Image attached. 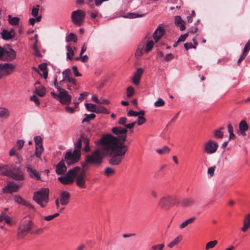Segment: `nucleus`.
Instances as JSON below:
<instances>
[{
    "mask_svg": "<svg viewBox=\"0 0 250 250\" xmlns=\"http://www.w3.org/2000/svg\"><path fill=\"white\" fill-rule=\"evenodd\" d=\"M145 46V41L142 42L139 44V45L138 46V48L136 51L135 54V56L137 58H139L140 57H141L143 55L144 52H144Z\"/></svg>",
    "mask_w": 250,
    "mask_h": 250,
    "instance_id": "b1692460",
    "label": "nucleus"
},
{
    "mask_svg": "<svg viewBox=\"0 0 250 250\" xmlns=\"http://www.w3.org/2000/svg\"><path fill=\"white\" fill-rule=\"evenodd\" d=\"M66 40L67 42L73 41L76 42L77 41V38L74 34L71 33L67 36Z\"/></svg>",
    "mask_w": 250,
    "mask_h": 250,
    "instance_id": "79ce46f5",
    "label": "nucleus"
},
{
    "mask_svg": "<svg viewBox=\"0 0 250 250\" xmlns=\"http://www.w3.org/2000/svg\"><path fill=\"white\" fill-rule=\"evenodd\" d=\"M85 106L88 111L95 112V110L96 107V105L92 104H85Z\"/></svg>",
    "mask_w": 250,
    "mask_h": 250,
    "instance_id": "49530a36",
    "label": "nucleus"
},
{
    "mask_svg": "<svg viewBox=\"0 0 250 250\" xmlns=\"http://www.w3.org/2000/svg\"><path fill=\"white\" fill-rule=\"evenodd\" d=\"M85 13L82 10H77L72 13L71 19L73 22L77 25L80 26L84 21Z\"/></svg>",
    "mask_w": 250,
    "mask_h": 250,
    "instance_id": "6e6552de",
    "label": "nucleus"
},
{
    "mask_svg": "<svg viewBox=\"0 0 250 250\" xmlns=\"http://www.w3.org/2000/svg\"><path fill=\"white\" fill-rule=\"evenodd\" d=\"M146 122V119L142 116H138V118L135 122L139 125H141Z\"/></svg>",
    "mask_w": 250,
    "mask_h": 250,
    "instance_id": "864d4df0",
    "label": "nucleus"
},
{
    "mask_svg": "<svg viewBox=\"0 0 250 250\" xmlns=\"http://www.w3.org/2000/svg\"><path fill=\"white\" fill-rule=\"evenodd\" d=\"M59 100L62 104L68 105L71 103V96L68 94L66 90L61 89L59 92Z\"/></svg>",
    "mask_w": 250,
    "mask_h": 250,
    "instance_id": "9b49d317",
    "label": "nucleus"
},
{
    "mask_svg": "<svg viewBox=\"0 0 250 250\" xmlns=\"http://www.w3.org/2000/svg\"><path fill=\"white\" fill-rule=\"evenodd\" d=\"M188 33H186L185 34L181 35L180 36V37H179V38L177 41V42H184L186 40V39L187 38V37H188Z\"/></svg>",
    "mask_w": 250,
    "mask_h": 250,
    "instance_id": "69168bd1",
    "label": "nucleus"
},
{
    "mask_svg": "<svg viewBox=\"0 0 250 250\" xmlns=\"http://www.w3.org/2000/svg\"><path fill=\"white\" fill-rule=\"evenodd\" d=\"M81 170V167H76L69 170L65 174L58 177V181L63 185H70L72 184L76 176Z\"/></svg>",
    "mask_w": 250,
    "mask_h": 250,
    "instance_id": "20e7f679",
    "label": "nucleus"
},
{
    "mask_svg": "<svg viewBox=\"0 0 250 250\" xmlns=\"http://www.w3.org/2000/svg\"><path fill=\"white\" fill-rule=\"evenodd\" d=\"M82 141H83V139H81L80 137L75 144V149L74 150H77L78 153H80L82 148Z\"/></svg>",
    "mask_w": 250,
    "mask_h": 250,
    "instance_id": "e433bc0d",
    "label": "nucleus"
},
{
    "mask_svg": "<svg viewBox=\"0 0 250 250\" xmlns=\"http://www.w3.org/2000/svg\"><path fill=\"white\" fill-rule=\"evenodd\" d=\"M35 18H36V19H34L33 18L29 19V23H30V24L32 25H34L35 24L36 21H37V22L40 21L41 20V19H42V16H38Z\"/></svg>",
    "mask_w": 250,
    "mask_h": 250,
    "instance_id": "09e8293b",
    "label": "nucleus"
},
{
    "mask_svg": "<svg viewBox=\"0 0 250 250\" xmlns=\"http://www.w3.org/2000/svg\"><path fill=\"white\" fill-rule=\"evenodd\" d=\"M176 201L175 196L167 195L161 198L158 202V206L163 209L167 210L175 205Z\"/></svg>",
    "mask_w": 250,
    "mask_h": 250,
    "instance_id": "423d86ee",
    "label": "nucleus"
},
{
    "mask_svg": "<svg viewBox=\"0 0 250 250\" xmlns=\"http://www.w3.org/2000/svg\"><path fill=\"white\" fill-rule=\"evenodd\" d=\"M182 239V236H177L175 239L172 240L168 245L167 247L169 248H172L175 246L178 245Z\"/></svg>",
    "mask_w": 250,
    "mask_h": 250,
    "instance_id": "c756f323",
    "label": "nucleus"
},
{
    "mask_svg": "<svg viewBox=\"0 0 250 250\" xmlns=\"http://www.w3.org/2000/svg\"><path fill=\"white\" fill-rule=\"evenodd\" d=\"M34 140L36 144V147L43 149L42 140V138L39 136H35L34 137Z\"/></svg>",
    "mask_w": 250,
    "mask_h": 250,
    "instance_id": "473e14b6",
    "label": "nucleus"
},
{
    "mask_svg": "<svg viewBox=\"0 0 250 250\" xmlns=\"http://www.w3.org/2000/svg\"><path fill=\"white\" fill-rule=\"evenodd\" d=\"M195 200L192 197L183 199L181 202V205L184 207H189L195 204Z\"/></svg>",
    "mask_w": 250,
    "mask_h": 250,
    "instance_id": "5701e85b",
    "label": "nucleus"
},
{
    "mask_svg": "<svg viewBox=\"0 0 250 250\" xmlns=\"http://www.w3.org/2000/svg\"><path fill=\"white\" fill-rule=\"evenodd\" d=\"M165 104V101L161 98H159L154 103V106L155 107H161L164 105Z\"/></svg>",
    "mask_w": 250,
    "mask_h": 250,
    "instance_id": "603ef678",
    "label": "nucleus"
},
{
    "mask_svg": "<svg viewBox=\"0 0 250 250\" xmlns=\"http://www.w3.org/2000/svg\"><path fill=\"white\" fill-rule=\"evenodd\" d=\"M99 143L103 145L104 146L100 150L99 149H96L94 150L91 155H88L86 157V163H90L96 165H100L102 162L104 156H109L110 157V160L111 159V157L109 155H107V151L104 149L105 145H103L101 143L100 140Z\"/></svg>",
    "mask_w": 250,
    "mask_h": 250,
    "instance_id": "f03ea898",
    "label": "nucleus"
},
{
    "mask_svg": "<svg viewBox=\"0 0 250 250\" xmlns=\"http://www.w3.org/2000/svg\"><path fill=\"white\" fill-rule=\"evenodd\" d=\"M24 141L23 140H19L17 141L16 145L18 149H21L24 145Z\"/></svg>",
    "mask_w": 250,
    "mask_h": 250,
    "instance_id": "bf43d9fd",
    "label": "nucleus"
},
{
    "mask_svg": "<svg viewBox=\"0 0 250 250\" xmlns=\"http://www.w3.org/2000/svg\"><path fill=\"white\" fill-rule=\"evenodd\" d=\"M9 115V112L8 109L4 107H0V117L7 118Z\"/></svg>",
    "mask_w": 250,
    "mask_h": 250,
    "instance_id": "f704fd0d",
    "label": "nucleus"
},
{
    "mask_svg": "<svg viewBox=\"0 0 250 250\" xmlns=\"http://www.w3.org/2000/svg\"><path fill=\"white\" fill-rule=\"evenodd\" d=\"M164 247H165L164 244H162L154 245L152 247L151 249L153 250H156L157 249H158V250H163Z\"/></svg>",
    "mask_w": 250,
    "mask_h": 250,
    "instance_id": "13d9d810",
    "label": "nucleus"
},
{
    "mask_svg": "<svg viewBox=\"0 0 250 250\" xmlns=\"http://www.w3.org/2000/svg\"><path fill=\"white\" fill-rule=\"evenodd\" d=\"M49 192L48 188H42L34 193L33 200L42 208H44L48 202Z\"/></svg>",
    "mask_w": 250,
    "mask_h": 250,
    "instance_id": "7ed1b4c3",
    "label": "nucleus"
},
{
    "mask_svg": "<svg viewBox=\"0 0 250 250\" xmlns=\"http://www.w3.org/2000/svg\"><path fill=\"white\" fill-rule=\"evenodd\" d=\"M8 21L12 25H18L20 21V19L18 17H11L10 15L8 16Z\"/></svg>",
    "mask_w": 250,
    "mask_h": 250,
    "instance_id": "72a5a7b5",
    "label": "nucleus"
},
{
    "mask_svg": "<svg viewBox=\"0 0 250 250\" xmlns=\"http://www.w3.org/2000/svg\"><path fill=\"white\" fill-rule=\"evenodd\" d=\"M70 198V194L67 191H62L60 194V203L62 206L67 205Z\"/></svg>",
    "mask_w": 250,
    "mask_h": 250,
    "instance_id": "2eb2a0df",
    "label": "nucleus"
},
{
    "mask_svg": "<svg viewBox=\"0 0 250 250\" xmlns=\"http://www.w3.org/2000/svg\"><path fill=\"white\" fill-rule=\"evenodd\" d=\"M35 93L37 94L39 96L42 97H43L46 93V89L44 86H41L36 89Z\"/></svg>",
    "mask_w": 250,
    "mask_h": 250,
    "instance_id": "c85d7f7f",
    "label": "nucleus"
},
{
    "mask_svg": "<svg viewBox=\"0 0 250 250\" xmlns=\"http://www.w3.org/2000/svg\"><path fill=\"white\" fill-rule=\"evenodd\" d=\"M218 145L217 142L212 140H209L204 145V151L207 154H213L218 149Z\"/></svg>",
    "mask_w": 250,
    "mask_h": 250,
    "instance_id": "9d476101",
    "label": "nucleus"
},
{
    "mask_svg": "<svg viewBox=\"0 0 250 250\" xmlns=\"http://www.w3.org/2000/svg\"><path fill=\"white\" fill-rule=\"evenodd\" d=\"M1 37L4 40H10L15 37V31L13 29L8 31L6 29L3 30L1 33Z\"/></svg>",
    "mask_w": 250,
    "mask_h": 250,
    "instance_id": "aec40b11",
    "label": "nucleus"
},
{
    "mask_svg": "<svg viewBox=\"0 0 250 250\" xmlns=\"http://www.w3.org/2000/svg\"><path fill=\"white\" fill-rule=\"evenodd\" d=\"M74 74L76 77L81 76V74L78 72L77 66L74 65L72 67Z\"/></svg>",
    "mask_w": 250,
    "mask_h": 250,
    "instance_id": "0e129e2a",
    "label": "nucleus"
},
{
    "mask_svg": "<svg viewBox=\"0 0 250 250\" xmlns=\"http://www.w3.org/2000/svg\"><path fill=\"white\" fill-rule=\"evenodd\" d=\"M136 122L126 124L125 127L115 126L111 129L116 135L111 134L103 135L100 139L101 143L105 145L104 149L107 151L111 159L109 163L112 165H119L122 162L123 157L128 150V147L125 143L127 138V128H133Z\"/></svg>",
    "mask_w": 250,
    "mask_h": 250,
    "instance_id": "f257e3e1",
    "label": "nucleus"
},
{
    "mask_svg": "<svg viewBox=\"0 0 250 250\" xmlns=\"http://www.w3.org/2000/svg\"><path fill=\"white\" fill-rule=\"evenodd\" d=\"M115 171L111 167H108L105 169L104 174L106 176H109L111 175L114 174Z\"/></svg>",
    "mask_w": 250,
    "mask_h": 250,
    "instance_id": "3c124183",
    "label": "nucleus"
},
{
    "mask_svg": "<svg viewBox=\"0 0 250 250\" xmlns=\"http://www.w3.org/2000/svg\"><path fill=\"white\" fill-rule=\"evenodd\" d=\"M143 16V15L139 14L138 13H128L126 15L124 16L123 17L129 19H134L136 18L141 17Z\"/></svg>",
    "mask_w": 250,
    "mask_h": 250,
    "instance_id": "ea45409f",
    "label": "nucleus"
},
{
    "mask_svg": "<svg viewBox=\"0 0 250 250\" xmlns=\"http://www.w3.org/2000/svg\"><path fill=\"white\" fill-rule=\"evenodd\" d=\"M184 47L187 50L193 48H196L195 45H193L191 42H186L184 44Z\"/></svg>",
    "mask_w": 250,
    "mask_h": 250,
    "instance_id": "e2e57ef3",
    "label": "nucleus"
},
{
    "mask_svg": "<svg viewBox=\"0 0 250 250\" xmlns=\"http://www.w3.org/2000/svg\"><path fill=\"white\" fill-rule=\"evenodd\" d=\"M21 204L29 208L30 213H32L35 211L34 207L30 204L29 202L23 200Z\"/></svg>",
    "mask_w": 250,
    "mask_h": 250,
    "instance_id": "de8ad7c7",
    "label": "nucleus"
},
{
    "mask_svg": "<svg viewBox=\"0 0 250 250\" xmlns=\"http://www.w3.org/2000/svg\"><path fill=\"white\" fill-rule=\"evenodd\" d=\"M143 72L144 70L141 68L137 69L132 78V82L135 85H138L139 84L140 80Z\"/></svg>",
    "mask_w": 250,
    "mask_h": 250,
    "instance_id": "a211bd4d",
    "label": "nucleus"
},
{
    "mask_svg": "<svg viewBox=\"0 0 250 250\" xmlns=\"http://www.w3.org/2000/svg\"><path fill=\"white\" fill-rule=\"evenodd\" d=\"M1 65L2 66L3 71H4L5 75L11 73L15 68V66L10 63H5L4 64H1Z\"/></svg>",
    "mask_w": 250,
    "mask_h": 250,
    "instance_id": "4be33fe9",
    "label": "nucleus"
},
{
    "mask_svg": "<svg viewBox=\"0 0 250 250\" xmlns=\"http://www.w3.org/2000/svg\"><path fill=\"white\" fill-rule=\"evenodd\" d=\"M244 226L241 230L246 232L250 227V213L248 214L244 220Z\"/></svg>",
    "mask_w": 250,
    "mask_h": 250,
    "instance_id": "393cba45",
    "label": "nucleus"
},
{
    "mask_svg": "<svg viewBox=\"0 0 250 250\" xmlns=\"http://www.w3.org/2000/svg\"><path fill=\"white\" fill-rule=\"evenodd\" d=\"M14 200L15 202L21 204L24 200L19 195H16L14 197Z\"/></svg>",
    "mask_w": 250,
    "mask_h": 250,
    "instance_id": "052dcab7",
    "label": "nucleus"
},
{
    "mask_svg": "<svg viewBox=\"0 0 250 250\" xmlns=\"http://www.w3.org/2000/svg\"><path fill=\"white\" fill-rule=\"evenodd\" d=\"M43 150V148L40 149V148L36 147V151L35 153L36 156L40 158Z\"/></svg>",
    "mask_w": 250,
    "mask_h": 250,
    "instance_id": "4d7b16f0",
    "label": "nucleus"
},
{
    "mask_svg": "<svg viewBox=\"0 0 250 250\" xmlns=\"http://www.w3.org/2000/svg\"><path fill=\"white\" fill-rule=\"evenodd\" d=\"M40 6L39 4H37L35 6L32 8L31 15L34 17H38V12L39 11Z\"/></svg>",
    "mask_w": 250,
    "mask_h": 250,
    "instance_id": "37998d69",
    "label": "nucleus"
},
{
    "mask_svg": "<svg viewBox=\"0 0 250 250\" xmlns=\"http://www.w3.org/2000/svg\"><path fill=\"white\" fill-rule=\"evenodd\" d=\"M250 40L246 44V45L243 49V52L247 54V53L250 50Z\"/></svg>",
    "mask_w": 250,
    "mask_h": 250,
    "instance_id": "5fc2aeb1",
    "label": "nucleus"
},
{
    "mask_svg": "<svg viewBox=\"0 0 250 250\" xmlns=\"http://www.w3.org/2000/svg\"><path fill=\"white\" fill-rule=\"evenodd\" d=\"M30 100L34 102L37 105H39L40 104L39 99L35 95L30 97Z\"/></svg>",
    "mask_w": 250,
    "mask_h": 250,
    "instance_id": "6e6d98bb",
    "label": "nucleus"
},
{
    "mask_svg": "<svg viewBox=\"0 0 250 250\" xmlns=\"http://www.w3.org/2000/svg\"><path fill=\"white\" fill-rule=\"evenodd\" d=\"M62 74L63 76V79L62 81L60 82V83L63 81H65V80H66L68 78L70 77L71 74V70L70 69H67L63 71Z\"/></svg>",
    "mask_w": 250,
    "mask_h": 250,
    "instance_id": "58836bf2",
    "label": "nucleus"
},
{
    "mask_svg": "<svg viewBox=\"0 0 250 250\" xmlns=\"http://www.w3.org/2000/svg\"><path fill=\"white\" fill-rule=\"evenodd\" d=\"M213 135L216 138L222 139L224 136V133L220 130L215 129L213 131Z\"/></svg>",
    "mask_w": 250,
    "mask_h": 250,
    "instance_id": "a18cd8bd",
    "label": "nucleus"
},
{
    "mask_svg": "<svg viewBox=\"0 0 250 250\" xmlns=\"http://www.w3.org/2000/svg\"><path fill=\"white\" fill-rule=\"evenodd\" d=\"M81 157V153L77 150H74L73 152H67L65 156V160L68 165L76 163L79 161Z\"/></svg>",
    "mask_w": 250,
    "mask_h": 250,
    "instance_id": "1a4fd4ad",
    "label": "nucleus"
},
{
    "mask_svg": "<svg viewBox=\"0 0 250 250\" xmlns=\"http://www.w3.org/2000/svg\"><path fill=\"white\" fill-rule=\"evenodd\" d=\"M7 176L16 181H22L24 179V173L21 168L17 166H14L8 169Z\"/></svg>",
    "mask_w": 250,
    "mask_h": 250,
    "instance_id": "0eeeda50",
    "label": "nucleus"
},
{
    "mask_svg": "<svg viewBox=\"0 0 250 250\" xmlns=\"http://www.w3.org/2000/svg\"><path fill=\"white\" fill-rule=\"evenodd\" d=\"M26 171L31 178H35L37 180L41 179L39 173L34 168H32L31 165H28L26 167Z\"/></svg>",
    "mask_w": 250,
    "mask_h": 250,
    "instance_id": "dca6fc26",
    "label": "nucleus"
},
{
    "mask_svg": "<svg viewBox=\"0 0 250 250\" xmlns=\"http://www.w3.org/2000/svg\"><path fill=\"white\" fill-rule=\"evenodd\" d=\"M165 29L162 26H159L153 34V39L156 42L161 39V38L164 35Z\"/></svg>",
    "mask_w": 250,
    "mask_h": 250,
    "instance_id": "6ab92c4d",
    "label": "nucleus"
},
{
    "mask_svg": "<svg viewBox=\"0 0 250 250\" xmlns=\"http://www.w3.org/2000/svg\"><path fill=\"white\" fill-rule=\"evenodd\" d=\"M146 43L145 42V46L144 47V52L146 53H148L150 51L154 45V42L152 41H147Z\"/></svg>",
    "mask_w": 250,
    "mask_h": 250,
    "instance_id": "cd10ccee",
    "label": "nucleus"
},
{
    "mask_svg": "<svg viewBox=\"0 0 250 250\" xmlns=\"http://www.w3.org/2000/svg\"><path fill=\"white\" fill-rule=\"evenodd\" d=\"M67 170V167L65 165L64 161L62 160L61 161L56 167V172L58 175L63 174Z\"/></svg>",
    "mask_w": 250,
    "mask_h": 250,
    "instance_id": "f3484780",
    "label": "nucleus"
},
{
    "mask_svg": "<svg viewBox=\"0 0 250 250\" xmlns=\"http://www.w3.org/2000/svg\"><path fill=\"white\" fill-rule=\"evenodd\" d=\"M156 151L160 155H165L169 153L170 148L167 146H164L162 148L158 149Z\"/></svg>",
    "mask_w": 250,
    "mask_h": 250,
    "instance_id": "7c9ffc66",
    "label": "nucleus"
},
{
    "mask_svg": "<svg viewBox=\"0 0 250 250\" xmlns=\"http://www.w3.org/2000/svg\"><path fill=\"white\" fill-rule=\"evenodd\" d=\"M21 185H18L15 182L9 183L6 187L3 188L4 192L5 193H12L18 191V189Z\"/></svg>",
    "mask_w": 250,
    "mask_h": 250,
    "instance_id": "4468645a",
    "label": "nucleus"
},
{
    "mask_svg": "<svg viewBox=\"0 0 250 250\" xmlns=\"http://www.w3.org/2000/svg\"><path fill=\"white\" fill-rule=\"evenodd\" d=\"M239 127L240 131H247L249 128L248 125L245 120L241 121Z\"/></svg>",
    "mask_w": 250,
    "mask_h": 250,
    "instance_id": "4c0bfd02",
    "label": "nucleus"
},
{
    "mask_svg": "<svg viewBox=\"0 0 250 250\" xmlns=\"http://www.w3.org/2000/svg\"><path fill=\"white\" fill-rule=\"evenodd\" d=\"M196 217H190L185 221H184L183 222H182L180 225H179V228L180 229H183L185 228H186L187 226H188L189 224H191L194 222V221L195 220Z\"/></svg>",
    "mask_w": 250,
    "mask_h": 250,
    "instance_id": "a878e982",
    "label": "nucleus"
},
{
    "mask_svg": "<svg viewBox=\"0 0 250 250\" xmlns=\"http://www.w3.org/2000/svg\"><path fill=\"white\" fill-rule=\"evenodd\" d=\"M34 223L30 220L23 221L20 225L17 237L18 239H23L30 231Z\"/></svg>",
    "mask_w": 250,
    "mask_h": 250,
    "instance_id": "39448f33",
    "label": "nucleus"
},
{
    "mask_svg": "<svg viewBox=\"0 0 250 250\" xmlns=\"http://www.w3.org/2000/svg\"><path fill=\"white\" fill-rule=\"evenodd\" d=\"M174 58V56L172 54L169 53L167 55V56L164 58V61L166 62H168L172 60Z\"/></svg>",
    "mask_w": 250,
    "mask_h": 250,
    "instance_id": "338daca9",
    "label": "nucleus"
},
{
    "mask_svg": "<svg viewBox=\"0 0 250 250\" xmlns=\"http://www.w3.org/2000/svg\"><path fill=\"white\" fill-rule=\"evenodd\" d=\"M174 23L177 27H179L181 31H183L186 29L185 25V21L183 20L180 16H176L174 17Z\"/></svg>",
    "mask_w": 250,
    "mask_h": 250,
    "instance_id": "412c9836",
    "label": "nucleus"
},
{
    "mask_svg": "<svg viewBox=\"0 0 250 250\" xmlns=\"http://www.w3.org/2000/svg\"><path fill=\"white\" fill-rule=\"evenodd\" d=\"M134 93V89L133 87L129 86L126 89V96L128 98H130Z\"/></svg>",
    "mask_w": 250,
    "mask_h": 250,
    "instance_id": "8fccbe9b",
    "label": "nucleus"
},
{
    "mask_svg": "<svg viewBox=\"0 0 250 250\" xmlns=\"http://www.w3.org/2000/svg\"><path fill=\"white\" fill-rule=\"evenodd\" d=\"M95 112L97 114L100 113H104V114H109V111L105 108L104 106H97L96 107V109L95 110Z\"/></svg>",
    "mask_w": 250,
    "mask_h": 250,
    "instance_id": "2f4dec72",
    "label": "nucleus"
},
{
    "mask_svg": "<svg viewBox=\"0 0 250 250\" xmlns=\"http://www.w3.org/2000/svg\"><path fill=\"white\" fill-rule=\"evenodd\" d=\"M86 116L83 120V123L88 122L90 120L94 119L96 117V115L94 114H85Z\"/></svg>",
    "mask_w": 250,
    "mask_h": 250,
    "instance_id": "c03bdc74",
    "label": "nucleus"
},
{
    "mask_svg": "<svg viewBox=\"0 0 250 250\" xmlns=\"http://www.w3.org/2000/svg\"><path fill=\"white\" fill-rule=\"evenodd\" d=\"M76 176V183L78 187L80 188H85L86 187L85 179L86 173L85 171L82 170L80 171Z\"/></svg>",
    "mask_w": 250,
    "mask_h": 250,
    "instance_id": "f8f14e48",
    "label": "nucleus"
},
{
    "mask_svg": "<svg viewBox=\"0 0 250 250\" xmlns=\"http://www.w3.org/2000/svg\"><path fill=\"white\" fill-rule=\"evenodd\" d=\"M5 166H0V174L1 175H6L8 173V170H5Z\"/></svg>",
    "mask_w": 250,
    "mask_h": 250,
    "instance_id": "680f3d73",
    "label": "nucleus"
},
{
    "mask_svg": "<svg viewBox=\"0 0 250 250\" xmlns=\"http://www.w3.org/2000/svg\"><path fill=\"white\" fill-rule=\"evenodd\" d=\"M81 139H83V142L85 145L83 150L85 152H88L90 149L89 147V140L87 138L85 137L83 133L81 134Z\"/></svg>",
    "mask_w": 250,
    "mask_h": 250,
    "instance_id": "bb28decb",
    "label": "nucleus"
},
{
    "mask_svg": "<svg viewBox=\"0 0 250 250\" xmlns=\"http://www.w3.org/2000/svg\"><path fill=\"white\" fill-rule=\"evenodd\" d=\"M126 121L127 118L126 117H121L119 120V123L125 126L126 125Z\"/></svg>",
    "mask_w": 250,
    "mask_h": 250,
    "instance_id": "774afa93",
    "label": "nucleus"
},
{
    "mask_svg": "<svg viewBox=\"0 0 250 250\" xmlns=\"http://www.w3.org/2000/svg\"><path fill=\"white\" fill-rule=\"evenodd\" d=\"M16 56L15 51L11 49L10 51L4 49L3 53L1 55L0 59L4 61H11L14 60Z\"/></svg>",
    "mask_w": 250,
    "mask_h": 250,
    "instance_id": "ddd939ff",
    "label": "nucleus"
},
{
    "mask_svg": "<svg viewBox=\"0 0 250 250\" xmlns=\"http://www.w3.org/2000/svg\"><path fill=\"white\" fill-rule=\"evenodd\" d=\"M218 243L217 240H213L208 242L206 246V250H208L209 249L213 248Z\"/></svg>",
    "mask_w": 250,
    "mask_h": 250,
    "instance_id": "a19ab883",
    "label": "nucleus"
},
{
    "mask_svg": "<svg viewBox=\"0 0 250 250\" xmlns=\"http://www.w3.org/2000/svg\"><path fill=\"white\" fill-rule=\"evenodd\" d=\"M66 49L67 50V58L70 60H72L73 59V56L74 55L75 53L72 47L70 45H67L66 46Z\"/></svg>",
    "mask_w": 250,
    "mask_h": 250,
    "instance_id": "c9c22d12",
    "label": "nucleus"
}]
</instances>
